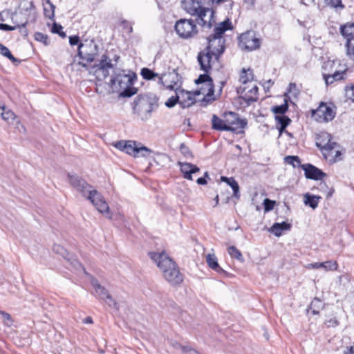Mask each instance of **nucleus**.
I'll use <instances>...</instances> for the list:
<instances>
[{"label": "nucleus", "instance_id": "1", "mask_svg": "<svg viewBox=\"0 0 354 354\" xmlns=\"http://www.w3.org/2000/svg\"><path fill=\"white\" fill-rule=\"evenodd\" d=\"M148 254L170 286H178L183 282L184 274L180 272L177 263L165 251L150 252Z\"/></svg>", "mask_w": 354, "mask_h": 354}, {"label": "nucleus", "instance_id": "2", "mask_svg": "<svg viewBox=\"0 0 354 354\" xmlns=\"http://www.w3.org/2000/svg\"><path fill=\"white\" fill-rule=\"evenodd\" d=\"M133 113L142 120H147L151 113L158 106V97L152 93H142L137 95L131 104Z\"/></svg>", "mask_w": 354, "mask_h": 354}, {"label": "nucleus", "instance_id": "3", "mask_svg": "<svg viewBox=\"0 0 354 354\" xmlns=\"http://www.w3.org/2000/svg\"><path fill=\"white\" fill-rule=\"evenodd\" d=\"M137 79L136 74L133 72L126 73L124 71L114 73L111 79V86L113 89L122 90L120 96L130 97L138 92V88L133 86Z\"/></svg>", "mask_w": 354, "mask_h": 354}, {"label": "nucleus", "instance_id": "4", "mask_svg": "<svg viewBox=\"0 0 354 354\" xmlns=\"http://www.w3.org/2000/svg\"><path fill=\"white\" fill-rule=\"evenodd\" d=\"M99 53V47L93 39H86L82 41L77 48V56L82 60L79 64L86 68L88 64L93 62Z\"/></svg>", "mask_w": 354, "mask_h": 354}, {"label": "nucleus", "instance_id": "5", "mask_svg": "<svg viewBox=\"0 0 354 354\" xmlns=\"http://www.w3.org/2000/svg\"><path fill=\"white\" fill-rule=\"evenodd\" d=\"M120 56L116 53H113L112 56L110 53L106 51L104 53L100 60L99 63L95 64V75L99 80H104L109 76V70L114 68L117 66Z\"/></svg>", "mask_w": 354, "mask_h": 354}, {"label": "nucleus", "instance_id": "6", "mask_svg": "<svg viewBox=\"0 0 354 354\" xmlns=\"http://www.w3.org/2000/svg\"><path fill=\"white\" fill-rule=\"evenodd\" d=\"M174 28L177 35L183 39L194 37L198 33L193 19H180L176 22Z\"/></svg>", "mask_w": 354, "mask_h": 354}, {"label": "nucleus", "instance_id": "7", "mask_svg": "<svg viewBox=\"0 0 354 354\" xmlns=\"http://www.w3.org/2000/svg\"><path fill=\"white\" fill-rule=\"evenodd\" d=\"M196 84H203V87L207 90V93L205 95L203 100L201 101L202 106H206L207 104L212 103L215 100L214 97V88L212 79L207 74H201L195 80Z\"/></svg>", "mask_w": 354, "mask_h": 354}, {"label": "nucleus", "instance_id": "8", "mask_svg": "<svg viewBox=\"0 0 354 354\" xmlns=\"http://www.w3.org/2000/svg\"><path fill=\"white\" fill-rule=\"evenodd\" d=\"M239 45L242 49L252 51L260 47L261 40L254 30H248L239 37Z\"/></svg>", "mask_w": 354, "mask_h": 354}, {"label": "nucleus", "instance_id": "9", "mask_svg": "<svg viewBox=\"0 0 354 354\" xmlns=\"http://www.w3.org/2000/svg\"><path fill=\"white\" fill-rule=\"evenodd\" d=\"M180 79L181 77L176 70H172L171 72L160 75L159 77V84L167 89L176 91V89H179L181 86L182 82Z\"/></svg>", "mask_w": 354, "mask_h": 354}, {"label": "nucleus", "instance_id": "10", "mask_svg": "<svg viewBox=\"0 0 354 354\" xmlns=\"http://www.w3.org/2000/svg\"><path fill=\"white\" fill-rule=\"evenodd\" d=\"M336 115L335 111L328 105L327 103L322 102L318 108L312 111V116L318 122H328L333 120Z\"/></svg>", "mask_w": 354, "mask_h": 354}, {"label": "nucleus", "instance_id": "11", "mask_svg": "<svg viewBox=\"0 0 354 354\" xmlns=\"http://www.w3.org/2000/svg\"><path fill=\"white\" fill-rule=\"evenodd\" d=\"M223 117L225 118L226 125L232 128L234 133H240L246 127L248 122L245 118L241 119L237 113L228 111L223 113Z\"/></svg>", "mask_w": 354, "mask_h": 354}, {"label": "nucleus", "instance_id": "12", "mask_svg": "<svg viewBox=\"0 0 354 354\" xmlns=\"http://www.w3.org/2000/svg\"><path fill=\"white\" fill-rule=\"evenodd\" d=\"M90 282L95 290V292L96 297L99 299H102L105 301V302L110 306L113 307L115 308H118V306L117 302L112 298L111 295L109 293L108 290L104 287L102 286L98 280L91 275L88 277Z\"/></svg>", "mask_w": 354, "mask_h": 354}, {"label": "nucleus", "instance_id": "13", "mask_svg": "<svg viewBox=\"0 0 354 354\" xmlns=\"http://www.w3.org/2000/svg\"><path fill=\"white\" fill-rule=\"evenodd\" d=\"M89 200L101 214L109 213V207L102 194L96 189H92L85 197Z\"/></svg>", "mask_w": 354, "mask_h": 354}, {"label": "nucleus", "instance_id": "14", "mask_svg": "<svg viewBox=\"0 0 354 354\" xmlns=\"http://www.w3.org/2000/svg\"><path fill=\"white\" fill-rule=\"evenodd\" d=\"M68 178L70 185L80 192L84 197H86L88 194V191L93 189L92 185L76 174H68Z\"/></svg>", "mask_w": 354, "mask_h": 354}, {"label": "nucleus", "instance_id": "15", "mask_svg": "<svg viewBox=\"0 0 354 354\" xmlns=\"http://www.w3.org/2000/svg\"><path fill=\"white\" fill-rule=\"evenodd\" d=\"M215 12L212 8H201L198 12L196 14L197 19L196 22L203 27L211 28L214 20V15Z\"/></svg>", "mask_w": 354, "mask_h": 354}, {"label": "nucleus", "instance_id": "16", "mask_svg": "<svg viewBox=\"0 0 354 354\" xmlns=\"http://www.w3.org/2000/svg\"><path fill=\"white\" fill-rule=\"evenodd\" d=\"M207 46L206 47L205 50L211 51L214 55V57L216 60H218L219 56L223 53L225 51V39H215L212 38V36H209L207 38Z\"/></svg>", "mask_w": 354, "mask_h": 354}, {"label": "nucleus", "instance_id": "17", "mask_svg": "<svg viewBox=\"0 0 354 354\" xmlns=\"http://www.w3.org/2000/svg\"><path fill=\"white\" fill-rule=\"evenodd\" d=\"M125 153L133 156L134 157L147 156V153H150L151 151L140 143L133 140H127Z\"/></svg>", "mask_w": 354, "mask_h": 354}, {"label": "nucleus", "instance_id": "18", "mask_svg": "<svg viewBox=\"0 0 354 354\" xmlns=\"http://www.w3.org/2000/svg\"><path fill=\"white\" fill-rule=\"evenodd\" d=\"M301 167L304 171L305 176L308 179L319 180L326 176V173L312 164H304L301 165Z\"/></svg>", "mask_w": 354, "mask_h": 354}, {"label": "nucleus", "instance_id": "19", "mask_svg": "<svg viewBox=\"0 0 354 354\" xmlns=\"http://www.w3.org/2000/svg\"><path fill=\"white\" fill-rule=\"evenodd\" d=\"M176 94H177L179 104L182 109L190 107L196 102V99L194 98V95L190 91L180 88L176 90Z\"/></svg>", "mask_w": 354, "mask_h": 354}, {"label": "nucleus", "instance_id": "20", "mask_svg": "<svg viewBox=\"0 0 354 354\" xmlns=\"http://www.w3.org/2000/svg\"><path fill=\"white\" fill-rule=\"evenodd\" d=\"M205 51V52H200L197 58L201 66V69L205 73H208L212 68V61L214 55L211 51Z\"/></svg>", "mask_w": 354, "mask_h": 354}, {"label": "nucleus", "instance_id": "21", "mask_svg": "<svg viewBox=\"0 0 354 354\" xmlns=\"http://www.w3.org/2000/svg\"><path fill=\"white\" fill-rule=\"evenodd\" d=\"M232 28V22L227 19L215 26L214 28V32L209 36H212L214 40L217 38L225 39L223 36V34L225 31L231 30Z\"/></svg>", "mask_w": 354, "mask_h": 354}, {"label": "nucleus", "instance_id": "22", "mask_svg": "<svg viewBox=\"0 0 354 354\" xmlns=\"http://www.w3.org/2000/svg\"><path fill=\"white\" fill-rule=\"evenodd\" d=\"M180 164V171L183 174V178L187 180H192V174L200 171V168L196 165L189 162H184Z\"/></svg>", "mask_w": 354, "mask_h": 354}, {"label": "nucleus", "instance_id": "23", "mask_svg": "<svg viewBox=\"0 0 354 354\" xmlns=\"http://www.w3.org/2000/svg\"><path fill=\"white\" fill-rule=\"evenodd\" d=\"M201 0H184L183 1L184 9L193 16L196 15L201 8H204L201 6Z\"/></svg>", "mask_w": 354, "mask_h": 354}, {"label": "nucleus", "instance_id": "24", "mask_svg": "<svg viewBox=\"0 0 354 354\" xmlns=\"http://www.w3.org/2000/svg\"><path fill=\"white\" fill-rule=\"evenodd\" d=\"M243 90L245 93L241 97L248 106L250 105L252 102L257 101L259 91L257 86L254 85L248 91H245V88Z\"/></svg>", "mask_w": 354, "mask_h": 354}, {"label": "nucleus", "instance_id": "25", "mask_svg": "<svg viewBox=\"0 0 354 354\" xmlns=\"http://www.w3.org/2000/svg\"><path fill=\"white\" fill-rule=\"evenodd\" d=\"M317 147L319 148L322 154L325 157V158H328L330 156L333 155V151L337 146V142L331 141L330 139L327 142V143L324 145H322L320 143H317Z\"/></svg>", "mask_w": 354, "mask_h": 354}, {"label": "nucleus", "instance_id": "26", "mask_svg": "<svg viewBox=\"0 0 354 354\" xmlns=\"http://www.w3.org/2000/svg\"><path fill=\"white\" fill-rule=\"evenodd\" d=\"M292 225L286 221L281 223H274L269 229V232L279 237L282 235L283 231H288L291 229Z\"/></svg>", "mask_w": 354, "mask_h": 354}, {"label": "nucleus", "instance_id": "27", "mask_svg": "<svg viewBox=\"0 0 354 354\" xmlns=\"http://www.w3.org/2000/svg\"><path fill=\"white\" fill-rule=\"evenodd\" d=\"M212 127L214 130L217 131H230L232 130L226 125L225 118L223 119L218 118L216 115H213L212 118Z\"/></svg>", "mask_w": 354, "mask_h": 354}, {"label": "nucleus", "instance_id": "28", "mask_svg": "<svg viewBox=\"0 0 354 354\" xmlns=\"http://www.w3.org/2000/svg\"><path fill=\"white\" fill-rule=\"evenodd\" d=\"M338 265L336 261H327L325 262H317L314 263H310L308 266V268H314V269H319L324 268L325 270H336L337 269Z\"/></svg>", "mask_w": 354, "mask_h": 354}, {"label": "nucleus", "instance_id": "29", "mask_svg": "<svg viewBox=\"0 0 354 354\" xmlns=\"http://www.w3.org/2000/svg\"><path fill=\"white\" fill-rule=\"evenodd\" d=\"M340 31L342 36L346 39V41L349 39H354V23L342 26Z\"/></svg>", "mask_w": 354, "mask_h": 354}, {"label": "nucleus", "instance_id": "30", "mask_svg": "<svg viewBox=\"0 0 354 354\" xmlns=\"http://www.w3.org/2000/svg\"><path fill=\"white\" fill-rule=\"evenodd\" d=\"M221 181L226 183L233 190L234 197L239 198V186L233 177L221 176Z\"/></svg>", "mask_w": 354, "mask_h": 354}, {"label": "nucleus", "instance_id": "31", "mask_svg": "<svg viewBox=\"0 0 354 354\" xmlns=\"http://www.w3.org/2000/svg\"><path fill=\"white\" fill-rule=\"evenodd\" d=\"M208 266L218 273L224 272L218 263L217 258L214 254H208L206 257Z\"/></svg>", "mask_w": 354, "mask_h": 354}, {"label": "nucleus", "instance_id": "32", "mask_svg": "<svg viewBox=\"0 0 354 354\" xmlns=\"http://www.w3.org/2000/svg\"><path fill=\"white\" fill-rule=\"evenodd\" d=\"M66 260L75 270H82L85 275L88 276V277L91 276V274L86 271L85 268L82 265V263L73 256L69 254V256L66 259Z\"/></svg>", "mask_w": 354, "mask_h": 354}, {"label": "nucleus", "instance_id": "33", "mask_svg": "<svg viewBox=\"0 0 354 354\" xmlns=\"http://www.w3.org/2000/svg\"><path fill=\"white\" fill-rule=\"evenodd\" d=\"M304 198V203L313 209L318 206L319 201L322 199L321 196L310 195V194H306Z\"/></svg>", "mask_w": 354, "mask_h": 354}, {"label": "nucleus", "instance_id": "34", "mask_svg": "<svg viewBox=\"0 0 354 354\" xmlns=\"http://www.w3.org/2000/svg\"><path fill=\"white\" fill-rule=\"evenodd\" d=\"M46 4L48 6V7L44 6V14L46 18L50 19H53L55 17V6L50 1V0H46Z\"/></svg>", "mask_w": 354, "mask_h": 354}, {"label": "nucleus", "instance_id": "35", "mask_svg": "<svg viewBox=\"0 0 354 354\" xmlns=\"http://www.w3.org/2000/svg\"><path fill=\"white\" fill-rule=\"evenodd\" d=\"M140 75L143 77V79L146 80H152L155 77H158L159 79V77L160 75H159L157 73L153 72L152 70L148 68H143L141 69Z\"/></svg>", "mask_w": 354, "mask_h": 354}, {"label": "nucleus", "instance_id": "36", "mask_svg": "<svg viewBox=\"0 0 354 354\" xmlns=\"http://www.w3.org/2000/svg\"><path fill=\"white\" fill-rule=\"evenodd\" d=\"M324 304L318 298L315 297L310 303V308L311 309L313 315H318L319 310L323 308Z\"/></svg>", "mask_w": 354, "mask_h": 354}, {"label": "nucleus", "instance_id": "37", "mask_svg": "<svg viewBox=\"0 0 354 354\" xmlns=\"http://www.w3.org/2000/svg\"><path fill=\"white\" fill-rule=\"evenodd\" d=\"M288 109V104L286 98L284 100V103L279 105L275 106L272 107V112L276 114V115H284V114L287 112Z\"/></svg>", "mask_w": 354, "mask_h": 354}, {"label": "nucleus", "instance_id": "38", "mask_svg": "<svg viewBox=\"0 0 354 354\" xmlns=\"http://www.w3.org/2000/svg\"><path fill=\"white\" fill-rule=\"evenodd\" d=\"M288 94H290L295 98L298 97L300 94V89L295 83L290 82L289 84L287 92L285 93L286 98L288 97ZM288 98H290V97H288Z\"/></svg>", "mask_w": 354, "mask_h": 354}, {"label": "nucleus", "instance_id": "39", "mask_svg": "<svg viewBox=\"0 0 354 354\" xmlns=\"http://www.w3.org/2000/svg\"><path fill=\"white\" fill-rule=\"evenodd\" d=\"M0 53L3 56L7 57L12 63H19V61L12 55L10 50L2 44H0Z\"/></svg>", "mask_w": 354, "mask_h": 354}, {"label": "nucleus", "instance_id": "40", "mask_svg": "<svg viewBox=\"0 0 354 354\" xmlns=\"http://www.w3.org/2000/svg\"><path fill=\"white\" fill-rule=\"evenodd\" d=\"M276 126L288 127L291 122L290 118L287 115H275Z\"/></svg>", "mask_w": 354, "mask_h": 354}, {"label": "nucleus", "instance_id": "41", "mask_svg": "<svg viewBox=\"0 0 354 354\" xmlns=\"http://www.w3.org/2000/svg\"><path fill=\"white\" fill-rule=\"evenodd\" d=\"M253 79L252 71L250 68L248 70H245L243 68L242 73L240 76V81L243 84H246L247 82L251 81Z\"/></svg>", "mask_w": 354, "mask_h": 354}, {"label": "nucleus", "instance_id": "42", "mask_svg": "<svg viewBox=\"0 0 354 354\" xmlns=\"http://www.w3.org/2000/svg\"><path fill=\"white\" fill-rule=\"evenodd\" d=\"M284 160L287 164L292 165L293 167H301V160L297 156H287L284 158Z\"/></svg>", "mask_w": 354, "mask_h": 354}, {"label": "nucleus", "instance_id": "43", "mask_svg": "<svg viewBox=\"0 0 354 354\" xmlns=\"http://www.w3.org/2000/svg\"><path fill=\"white\" fill-rule=\"evenodd\" d=\"M227 251L231 257L235 258L240 261H243L241 252L235 246H230Z\"/></svg>", "mask_w": 354, "mask_h": 354}, {"label": "nucleus", "instance_id": "44", "mask_svg": "<svg viewBox=\"0 0 354 354\" xmlns=\"http://www.w3.org/2000/svg\"><path fill=\"white\" fill-rule=\"evenodd\" d=\"M0 109L3 110V112L1 113L3 120L10 121L15 119V113L10 110L6 111V106L4 105H0Z\"/></svg>", "mask_w": 354, "mask_h": 354}, {"label": "nucleus", "instance_id": "45", "mask_svg": "<svg viewBox=\"0 0 354 354\" xmlns=\"http://www.w3.org/2000/svg\"><path fill=\"white\" fill-rule=\"evenodd\" d=\"M53 250L55 253L61 255L64 259H66L70 254L63 246L59 244H55L53 247Z\"/></svg>", "mask_w": 354, "mask_h": 354}, {"label": "nucleus", "instance_id": "46", "mask_svg": "<svg viewBox=\"0 0 354 354\" xmlns=\"http://www.w3.org/2000/svg\"><path fill=\"white\" fill-rule=\"evenodd\" d=\"M35 39L37 41L41 42L45 46H48L50 44V41L48 39V37L47 35L44 34L40 32H37L34 35Z\"/></svg>", "mask_w": 354, "mask_h": 354}, {"label": "nucleus", "instance_id": "47", "mask_svg": "<svg viewBox=\"0 0 354 354\" xmlns=\"http://www.w3.org/2000/svg\"><path fill=\"white\" fill-rule=\"evenodd\" d=\"M346 53L348 57L354 60V39H349L346 43Z\"/></svg>", "mask_w": 354, "mask_h": 354}, {"label": "nucleus", "instance_id": "48", "mask_svg": "<svg viewBox=\"0 0 354 354\" xmlns=\"http://www.w3.org/2000/svg\"><path fill=\"white\" fill-rule=\"evenodd\" d=\"M63 27L60 24H57L54 23L51 31L53 33L58 34L61 37L65 38L66 37V34L65 32L62 31Z\"/></svg>", "mask_w": 354, "mask_h": 354}, {"label": "nucleus", "instance_id": "49", "mask_svg": "<svg viewBox=\"0 0 354 354\" xmlns=\"http://www.w3.org/2000/svg\"><path fill=\"white\" fill-rule=\"evenodd\" d=\"M12 21L15 24V26H10L6 24H3V28L1 30L4 31H12L16 30L17 28L20 27L19 23L17 21L16 19H15V17H12Z\"/></svg>", "mask_w": 354, "mask_h": 354}, {"label": "nucleus", "instance_id": "50", "mask_svg": "<svg viewBox=\"0 0 354 354\" xmlns=\"http://www.w3.org/2000/svg\"><path fill=\"white\" fill-rule=\"evenodd\" d=\"M345 96L347 99L354 102V86H346L345 87Z\"/></svg>", "mask_w": 354, "mask_h": 354}, {"label": "nucleus", "instance_id": "51", "mask_svg": "<svg viewBox=\"0 0 354 354\" xmlns=\"http://www.w3.org/2000/svg\"><path fill=\"white\" fill-rule=\"evenodd\" d=\"M176 104H179V100L177 96V94H176L175 96L170 97L167 101L165 102V106L168 108H172L174 107Z\"/></svg>", "mask_w": 354, "mask_h": 354}, {"label": "nucleus", "instance_id": "52", "mask_svg": "<svg viewBox=\"0 0 354 354\" xmlns=\"http://www.w3.org/2000/svg\"><path fill=\"white\" fill-rule=\"evenodd\" d=\"M335 81L342 80L346 78V70L342 71H335L332 74Z\"/></svg>", "mask_w": 354, "mask_h": 354}, {"label": "nucleus", "instance_id": "53", "mask_svg": "<svg viewBox=\"0 0 354 354\" xmlns=\"http://www.w3.org/2000/svg\"><path fill=\"white\" fill-rule=\"evenodd\" d=\"M324 1L326 5L333 8L344 7V6L342 4V0H324Z\"/></svg>", "mask_w": 354, "mask_h": 354}, {"label": "nucleus", "instance_id": "54", "mask_svg": "<svg viewBox=\"0 0 354 354\" xmlns=\"http://www.w3.org/2000/svg\"><path fill=\"white\" fill-rule=\"evenodd\" d=\"M184 353L186 354H201L198 351L187 346H179Z\"/></svg>", "mask_w": 354, "mask_h": 354}, {"label": "nucleus", "instance_id": "55", "mask_svg": "<svg viewBox=\"0 0 354 354\" xmlns=\"http://www.w3.org/2000/svg\"><path fill=\"white\" fill-rule=\"evenodd\" d=\"M120 24L124 30H126L129 34L133 32V27L130 22L127 20H122L120 22Z\"/></svg>", "mask_w": 354, "mask_h": 354}, {"label": "nucleus", "instance_id": "56", "mask_svg": "<svg viewBox=\"0 0 354 354\" xmlns=\"http://www.w3.org/2000/svg\"><path fill=\"white\" fill-rule=\"evenodd\" d=\"M275 204V201H271L268 198L265 199L264 201V209L266 212H269L274 208Z\"/></svg>", "mask_w": 354, "mask_h": 354}, {"label": "nucleus", "instance_id": "57", "mask_svg": "<svg viewBox=\"0 0 354 354\" xmlns=\"http://www.w3.org/2000/svg\"><path fill=\"white\" fill-rule=\"evenodd\" d=\"M19 23L20 24V27L19 28H21L20 29V32L23 35L27 36L28 35V30L26 28V24H28V19H25L24 21H21V22H19Z\"/></svg>", "mask_w": 354, "mask_h": 354}, {"label": "nucleus", "instance_id": "58", "mask_svg": "<svg viewBox=\"0 0 354 354\" xmlns=\"http://www.w3.org/2000/svg\"><path fill=\"white\" fill-rule=\"evenodd\" d=\"M82 41L80 39V37L78 35H73L69 37V44L71 46L77 45L79 46L80 43Z\"/></svg>", "mask_w": 354, "mask_h": 354}, {"label": "nucleus", "instance_id": "59", "mask_svg": "<svg viewBox=\"0 0 354 354\" xmlns=\"http://www.w3.org/2000/svg\"><path fill=\"white\" fill-rule=\"evenodd\" d=\"M0 314L2 315L3 318L6 322V324L8 326H10L12 324V320L11 316L9 313H6L4 311H0Z\"/></svg>", "mask_w": 354, "mask_h": 354}, {"label": "nucleus", "instance_id": "60", "mask_svg": "<svg viewBox=\"0 0 354 354\" xmlns=\"http://www.w3.org/2000/svg\"><path fill=\"white\" fill-rule=\"evenodd\" d=\"M339 321L337 319L336 317L331 318L328 320H327L325 322V324L327 326V327H335L339 325Z\"/></svg>", "mask_w": 354, "mask_h": 354}, {"label": "nucleus", "instance_id": "61", "mask_svg": "<svg viewBox=\"0 0 354 354\" xmlns=\"http://www.w3.org/2000/svg\"><path fill=\"white\" fill-rule=\"evenodd\" d=\"M205 1V3H206L207 4H208L209 6H218L225 1H227V0H203Z\"/></svg>", "mask_w": 354, "mask_h": 354}, {"label": "nucleus", "instance_id": "62", "mask_svg": "<svg viewBox=\"0 0 354 354\" xmlns=\"http://www.w3.org/2000/svg\"><path fill=\"white\" fill-rule=\"evenodd\" d=\"M323 77L327 85L331 84L335 81L332 74H323Z\"/></svg>", "mask_w": 354, "mask_h": 354}, {"label": "nucleus", "instance_id": "63", "mask_svg": "<svg viewBox=\"0 0 354 354\" xmlns=\"http://www.w3.org/2000/svg\"><path fill=\"white\" fill-rule=\"evenodd\" d=\"M180 151L185 156H188L191 155L190 150L189 149V148L184 143H182L180 145Z\"/></svg>", "mask_w": 354, "mask_h": 354}, {"label": "nucleus", "instance_id": "64", "mask_svg": "<svg viewBox=\"0 0 354 354\" xmlns=\"http://www.w3.org/2000/svg\"><path fill=\"white\" fill-rule=\"evenodd\" d=\"M127 141H125V140H120V141H118L116 144H115V147L118 148V149L122 151H125V149H126V146H127Z\"/></svg>", "mask_w": 354, "mask_h": 354}]
</instances>
